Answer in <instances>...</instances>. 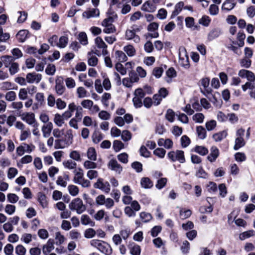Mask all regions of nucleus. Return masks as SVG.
Listing matches in <instances>:
<instances>
[{
	"instance_id": "obj_1",
	"label": "nucleus",
	"mask_w": 255,
	"mask_h": 255,
	"mask_svg": "<svg viewBox=\"0 0 255 255\" xmlns=\"http://www.w3.org/2000/svg\"><path fill=\"white\" fill-rule=\"evenodd\" d=\"M73 138L72 130H67L64 137H60L54 140V148L64 149L68 147L72 143Z\"/></svg>"
},
{
	"instance_id": "obj_2",
	"label": "nucleus",
	"mask_w": 255,
	"mask_h": 255,
	"mask_svg": "<svg viewBox=\"0 0 255 255\" xmlns=\"http://www.w3.org/2000/svg\"><path fill=\"white\" fill-rule=\"evenodd\" d=\"M199 83L203 87V89L200 88L201 93L211 102L215 103L217 101L216 98L212 94V89L209 87L210 79L207 77L203 78L200 80Z\"/></svg>"
},
{
	"instance_id": "obj_3",
	"label": "nucleus",
	"mask_w": 255,
	"mask_h": 255,
	"mask_svg": "<svg viewBox=\"0 0 255 255\" xmlns=\"http://www.w3.org/2000/svg\"><path fill=\"white\" fill-rule=\"evenodd\" d=\"M90 245L106 255H111L112 254L113 250L109 244L104 241L95 239L92 240L90 241Z\"/></svg>"
},
{
	"instance_id": "obj_4",
	"label": "nucleus",
	"mask_w": 255,
	"mask_h": 255,
	"mask_svg": "<svg viewBox=\"0 0 255 255\" xmlns=\"http://www.w3.org/2000/svg\"><path fill=\"white\" fill-rule=\"evenodd\" d=\"M74 173V176L73 180L75 184L80 185L83 188H89L91 186L90 180L84 177V173L82 169L79 168L78 170H75Z\"/></svg>"
},
{
	"instance_id": "obj_5",
	"label": "nucleus",
	"mask_w": 255,
	"mask_h": 255,
	"mask_svg": "<svg viewBox=\"0 0 255 255\" xmlns=\"http://www.w3.org/2000/svg\"><path fill=\"white\" fill-rule=\"evenodd\" d=\"M69 208L71 211H76L78 214L83 213L86 209L83 201L79 198L72 200L69 205Z\"/></svg>"
},
{
	"instance_id": "obj_6",
	"label": "nucleus",
	"mask_w": 255,
	"mask_h": 255,
	"mask_svg": "<svg viewBox=\"0 0 255 255\" xmlns=\"http://www.w3.org/2000/svg\"><path fill=\"white\" fill-rule=\"evenodd\" d=\"M167 157L172 162L179 161L181 163L185 162L184 152L181 150L171 151L167 154Z\"/></svg>"
},
{
	"instance_id": "obj_7",
	"label": "nucleus",
	"mask_w": 255,
	"mask_h": 255,
	"mask_svg": "<svg viewBox=\"0 0 255 255\" xmlns=\"http://www.w3.org/2000/svg\"><path fill=\"white\" fill-rule=\"evenodd\" d=\"M95 41L97 47L102 50L100 51L98 49H95L93 52L94 53L98 56H100L102 54L103 55H106L108 53L107 45L106 44L102 38L100 37H97L96 38Z\"/></svg>"
},
{
	"instance_id": "obj_8",
	"label": "nucleus",
	"mask_w": 255,
	"mask_h": 255,
	"mask_svg": "<svg viewBox=\"0 0 255 255\" xmlns=\"http://www.w3.org/2000/svg\"><path fill=\"white\" fill-rule=\"evenodd\" d=\"M179 63L185 69L190 67L189 57L184 47H180L179 49Z\"/></svg>"
},
{
	"instance_id": "obj_9",
	"label": "nucleus",
	"mask_w": 255,
	"mask_h": 255,
	"mask_svg": "<svg viewBox=\"0 0 255 255\" xmlns=\"http://www.w3.org/2000/svg\"><path fill=\"white\" fill-rule=\"evenodd\" d=\"M93 186L95 188L99 189L105 193H109L111 190L110 183L108 181H104V179L101 178L97 180Z\"/></svg>"
},
{
	"instance_id": "obj_10",
	"label": "nucleus",
	"mask_w": 255,
	"mask_h": 255,
	"mask_svg": "<svg viewBox=\"0 0 255 255\" xmlns=\"http://www.w3.org/2000/svg\"><path fill=\"white\" fill-rule=\"evenodd\" d=\"M114 18L110 16L102 21V25L104 26L103 31L106 33H112L116 31L115 26L113 24Z\"/></svg>"
},
{
	"instance_id": "obj_11",
	"label": "nucleus",
	"mask_w": 255,
	"mask_h": 255,
	"mask_svg": "<svg viewBox=\"0 0 255 255\" xmlns=\"http://www.w3.org/2000/svg\"><path fill=\"white\" fill-rule=\"evenodd\" d=\"M55 91L58 96L62 95L66 91L63 83V78L61 76H57L56 77Z\"/></svg>"
},
{
	"instance_id": "obj_12",
	"label": "nucleus",
	"mask_w": 255,
	"mask_h": 255,
	"mask_svg": "<svg viewBox=\"0 0 255 255\" xmlns=\"http://www.w3.org/2000/svg\"><path fill=\"white\" fill-rule=\"evenodd\" d=\"M159 24L158 23L153 22L147 26V29L148 33L146 35V38H157L159 36V33L157 31Z\"/></svg>"
},
{
	"instance_id": "obj_13",
	"label": "nucleus",
	"mask_w": 255,
	"mask_h": 255,
	"mask_svg": "<svg viewBox=\"0 0 255 255\" xmlns=\"http://www.w3.org/2000/svg\"><path fill=\"white\" fill-rule=\"evenodd\" d=\"M139 31V29L138 28L136 29L132 28V29H127L126 32V38L127 40L133 39L135 42H139L140 41L139 36L135 34L136 31Z\"/></svg>"
},
{
	"instance_id": "obj_14",
	"label": "nucleus",
	"mask_w": 255,
	"mask_h": 255,
	"mask_svg": "<svg viewBox=\"0 0 255 255\" xmlns=\"http://www.w3.org/2000/svg\"><path fill=\"white\" fill-rule=\"evenodd\" d=\"M108 166L110 169L114 171L118 174H120L123 170L122 166L114 159L110 160Z\"/></svg>"
},
{
	"instance_id": "obj_15",
	"label": "nucleus",
	"mask_w": 255,
	"mask_h": 255,
	"mask_svg": "<svg viewBox=\"0 0 255 255\" xmlns=\"http://www.w3.org/2000/svg\"><path fill=\"white\" fill-rule=\"evenodd\" d=\"M20 116L21 119L28 125H33L36 124L35 123V115L32 113H24Z\"/></svg>"
},
{
	"instance_id": "obj_16",
	"label": "nucleus",
	"mask_w": 255,
	"mask_h": 255,
	"mask_svg": "<svg viewBox=\"0 0 255 255\" xmlns=\"http://www.w3.org/2000/svg\"><path fill=\"white\" fill-rule=\"evenodd\" d=\"M42 76L40 74L35 73H29L27 74L26 79L28 83H39L41 80Z\"/></svg>"
},
{
	"instance_id": "obj_17",
	"label": "nucleus",
	"mask_w": 255,
	"mask_h": 255,
	"mask_svg": "<svg viewBox=\"0 0 255 255\" xmlns=\"http://www.w3.org/2000/svg\"><path fill=\"white\" fill-rule=\"evenodd\" d=\"M219 156V150L216 146H212L210 149V153L207 156L208 160L210 162H213Z\"/></svg>"
},
{
	"instance_id": "obj_18",
	"label": "nucleus",
	"mask_w": 255,
	"mask_h": 255,
	"mask_svg": "<svg viewBox=\"0 0 255 255\" xmlns=\"http://www.w3.org/2000/svg\"><path fill=\"white\" fill-rule=\"evenodd\" d=\"M54 241L52 239H49L46 244L43 246L42 252L44 255H48L54 249Z\"/></svg>"
},
{
	"instance_id": "obj_19",
	"label": "nucleus",
	"mask_w": 255,
	"mask_h": 255,
	"mask_svg": "<svg viewBox=\"0 0 255 255\" xmlns=\"http://www.w3.org/2000/svg\"><path fill=\"white\" fill-rule=\"evenodd\" d=\"M222 34V30L219 28L212 29L208 33L207 39L209 41L218 38Z\"/></svg>"
},
{
	"instance_id": "obj_20",
	"label": "nucleus",
	"mask_w": 255,
	"mask_h": 255,
	"mask_svg": "<svg viewBox=\"0 0 255 255\" xmlns=\"http://www.w3.org/2000/svg\"><path fill=\"white\" fill-rule=\"evenodd\" d=\"M129 253L131 255H140V247L134 243H131L128 246Z\"/></svg>"
},
{
	"instance_id": "obj_21",
	"label": "nucleus",
	"mask_w": 255,
	"mask_h": 255,
	"mask_svg": "<svg viewBox=\"0 0 255 255\" xmlns=\"http://www.w3.org/2000/svg\"><path fill=\"white\" fill-rule=\"evenodd\" d=\"M100 14V12L97 8H90L83 13V16L87 18H90L92 17L98 16Z\"/></svg>"
},
{
	"instance_id": "obj_22",
	"label": "nucleus",
	"mask_w": 255,
	"mask_h": 255,
	"mask_svg": "<svg viewBox=\"0 0 255 255\" xmlns=\"http://www.w3.org/2000/svg\"><path fill=\"white\" fill-rule=\"evenodd\" d=\"M156 9V6L149 0L144 2L141 6L142 10L148 12H153L155 11Z\"/></svg>"
},
{
	"instance_id": "obj_23",
	"label": "nucleus",
	"mask_w": 255,
	"mask_h": 255,
	"mask_svg": "<svg viewBox=\"0 0 255 255\" xmlns=\"http://www.w3.org/2000/svg\"><path fill=\"white\" fill-rule=\"evenodd\" d=\"M236 5L235 0H226L222 4V9L230 11L233 9Z\"/></svg>"
},
{
	"instance_id": "obj_24",
	"label": "nucleus",
	"mask_w": 255,
	"mask_h": 255,
	"mask_svg": "<svg viewBox=\"0 0 255 255\" xmlns=\"http://www.w3.org/2000/svg\"><path fill=\"white\" fill-rule=\"evenodd\" d=\"M52 128L53 125L51 123H49L42 127L41 130L44 137L47 138L50 136Z\"/></svg>"
},
{
	"instance_id": "obj_25",
	"label": "nucleus",
	"mask_w": 255,
	"mask_h": 255,
	"mask_svg": "<svg viewBox=\"0 0 255 255\" xmlns=\"http://www.w3.org/2000/svg\"><path fill=\"white\" fill-rule=\"evenodd\" d=\"M94 51L92 50L88 53V64L90 66H96L98 62L97 57L93 55Z\"/></svg>"
},
{
	"instance_id": "obj_26",
	"label": "nucleus",
	"mask_w": 255,
	"mask_h": 255,
	"mask_svg": "<svg viewBox=\"0 0 255 255\" xmlns=\"http://www.w3.org/2000/svg\"><path fill=\"white\" fill-rule=\"evenodd\" d=\"M141 187L145 189L151 188L153 186V183L148 177H143L140 180Z\"/></svg>"
},
{
	"instance_id": "obj_27",
	"label": "nucleus",
	"mask_w": 255,
	"mask_h": 255,
	"mask_svg": "<svg viewBox=\"0 0 255 255\" xmlns=\"http://www.w3.org/2000/svg\"><path fill=\"white\" fill-rule=\"evenodd\" d=\"M28 31L26 30H21L16 34V38L20 42H23L27 38Z\"/></svg>"
},
{
	"instance_id": "obj_28",
	"label": "nucleus",
	"mask_w": 255,
	"mask_h": 255,
	"mask_svg": "<svg viewBox=\"0 0 255 255\" xmlns=\"http://www.w3.org/2000/svg\"><path fill=\"white\" fill-rule=\"evenodd\" d=\"M184 3L183 1L178 2L174 7V10L172 11L171 18L177 16L181 11L182 8L184 7Z\"/></svg>"
},
{
	"instance_id": "obj_29",
	"label": "nucleus",
	"mask_w": 255,
	"mask_h": 255,
	"mask_svg": "<svg viewBox=\"0 0 255 255\" xmlns=\"http://www.w3.org/2000/svg\"><path fill=\"white\" fill-rule=\"evenodd\" d=\"M236 44V43L233 41L231 43L228 44L226 47L229 50L233 51L237 55L240 56L242 53V50L234 45Z\"/></svg>"
},
{
	"instance_id": "obj_30",
	"label": "nucleus",
	"mask_w": 255,
	"mask_h": 255,
	"mask_svg": "<svg viewBox=\"0 0 255 255\" xmlns=\"http://www.w3.org/2000/svg\"><path fill=\"white\" fill-rule=\"evenodd\" d=\"M62 164L65 168L69 170L75 169L77 166V163L70 159L64 160Z\"/></svg>"
},
{
	"instance_id": "obj_31",
	"label": "nucleus",
	"mask_w": 255,
	"mask_h": 255,
	"mask_svg": "<svg viewBox=\"0 0 255 255\" xmlns=\"http://www.w3.org/2000/svg\"><path fill=\"white\" fill-rule=\"evenodd\" d=\"M87 156L89 159L96 161L97 160V152L95 148L93 147H89L87 151Z\"/></svg>"
},
{
	"instance_id": "obj_32",
	"label": "nucleus",
	"mask_w": 255,
	"mask_h": 255,
	"mask_svg": "<svg viewBox=\"0 0 255 255\" xmlns=\"http://www.w3.org/2000/svg\"><path fill=\"white\" fill-rule=\"evenodd\" d=\"M196 133L198 137L201 139H203L206 137V131L205 128L201 126H197L196 128Z\"/></svg>"
},
{
	"instance_id": "obj_33",
	"label": "nucleus",
	"mask_w": 255,
	"mask_h": 255,
	"mask_svg": "<svg viewBox=\"0 0 255 255\" xmlns=\"http://www.w3.org/2000/svg\"><path fill=\"white\" fill-rule=\"evenodd\" d=\"M103 137V134L99 130H95L92 136V140L95 143H99Z\"/></svg>"
},
{
	"instance_id": "obj_34",
	"label": "nucleus",
	"mask_w": 255,
	"mask_h": 255,
	"mask_svg": "<svg viewBox=\"0 0 255 255\" xmlns=\"http://www.w3.org/2000/svg\"><path fill=\"white\" fill-rule=\"evenodd\" d=\"M1 124H3L4 121L6 122L7 124L11 127L12 126L13 122L15 120V118L14 116H10L7 118L5 115H1Z\"/></svg>"
},
{
	"instance_id": "obj_35",
	"label": "nucleus",
	"mask_w": 255,
	"mask_h": 255,
	"mask_svg": "<svg viewBox=\"0 0 255 255\" xmlns=\"http://www.w3.org/2000/svg\"><path fill=\"white\" fill-rule=\"evenodd\" d=\"M94 160H87L83 163L84 167L86 169H93L97 167V164Z\"/></svg>"
},
{
	"instance_id": "obj_36",
	"label": "nucleus",
	"mask_w": 255,
	"mask_h": 255,
	"mask_svg": "<svg viewBox=\"0 0 255 255\" xmlns=\"http://www.w3.org/2000/svg\"><path fill=\"white\" fill-rule=\"evenodd\" d=\"M115 56L116 58L118 59V61L120 62H124L126 61L128 59L127 56H126L125 53L122 51H116Z\"/></svg>"
},
{
	"instance_id": "obj_37",
	"label": "nucleus",
	"mask_w": 255,
	"mask_h": 255,
	"mask_svg": "<svg viewBox=\"0 0 255 255\" xmlns=\"http://www.w3.org/2000/svg\"><path fill=\"white\" fill-rule=\"evenodd\" d=\"M55 239L56 240V245L58 246L63 244L65 241V238L59 231L55 233Z\"/></svg>"
},
{
	"instance_id": "obj_38",
	"label": "nucleus",
	"mask_w": 255,
	"mask_h": 255,
	"mask_svg": "<svg viewBox=\"0 0 255 255\" xmlns=\"http://www.w3.org/2000/svg\"><path fill=\"white\" fill-rule=\"evenodd\" d=\"M14 60V58L11 56H4L1 57V61L6 67H9Z\"/></svg>"
},
{
	"instance_id": "obj_39",
	"label": "nucleus",
	"mask_w": 255,
	"mask_h": 255,
	"mask_svg": "<svg viewBox=\"0 0 255 255\" xmlns=\"http://www.w3.org/2000/svg\"><path fill=\"white\" fill-rule=\"evenodd\" d=\"M124 50L128 56L132 57L135 54V49L134 47L130 45H128L124 47Z\"/></svg>"
},
{
	"instance_id": "obj_40",
	"label": "nucleus",
	"mask_w": 255,
	"mask_h": 255,
	"mask_svg": "<svg viewBox=\"0 0 255 255\" xmlns=\"http://www.w3.org/2000/svg\"><path fill=\"white\" fill-rule=\"evenodd\" d=\"M175 113L172 109H169L166 111L165 117L168 122L173 123L175 120Z\"/></svg>"
},
{
	"instance_id": "obj_41",
	"label": "nucleus",
	"mask_w": 255,
	"mask_h": 255,
	"mask_svg": "<svg viewBox=\"0 0 255 255\" xmlns=\"http://www.w3.org/2000/svg\"><path fill=\"white\" fill-rule=\"evenodd\" d=\"M67 189L69 194L72 196H76L79 194V188L76 185L73 184L69 185Z\"/></svg>"
},
{
	"instance_id": "obj_42",
	"label": "nucleus",
	"mask_w": 255,
	"mask_h": 255,
	"mask_svg": "<svg viewBox=\"0 0 255 255\" xmlns=\"http://www.w3.org/2000/svg\"><path fill=\"white\" fill-rule=\"evenodd\" d=\"M53 121L54 123L59 127H62L64 123V118L62 115H60L59 114H56L55 115Z\"/></svg>"
},
{
	"instance_id": "obj_43",
	"label": "nucleus",
	"mask_w": 255,
	"mask_h": 255,
	"mask_svg": "<svg viewBox=\"0 0 255 255\" xmlns=\"http://www.w3.org/2000/svg\"><path fill=\"white\" fill-rule=\"evenodd\" d=\"M227 135V132L225 131H223L219 133L214 134L213 135V138L215 141L218 142L220 141L225 138Z\"/></svg>"
},
{
	"instance_id": "obj_44",
	"label": "nucleus",
	"mask_w": 255,
	"mask_h": 255,
	"mask_svg": "<svg viewBox=\"0 0 255 255\" xmlns=\"http://www.w3.org/2000/svg\"><path fill=\"white\" fill-rule=\"evenodd\" d=\"M246 144L245 140L243 138H236L234 149L238 150L241 147L244 146Z\"/></svg>"
},
{
	"instance_id": "obj_45",
	"label": "nucleus",
	"mask_w": 255,
	"mask_h": 255,
	"mask_svg": "<svg viewBox=\"0 0 255 255\" xmlns=\"http://www.w3.org/2000/svg\"><path fill=\"white\" fill-rule=\"evenodd\" d=\"M77 96L79 98H84L88 96V92L83 87H79L76 90Z\"/></svg>"
},
{
	"instance_id": "obj_46",
	"label": "nucleus",
	"mask_w": 255,
	"mask_h": 255,
	"mask_svg": "<svg viewBox=\"0 0 255 255\" xmlns=\"http://www.w3.org/2000/svg\"><path fill=\"white\" fill-rule=\"evenodd\" d=\"M255 234V231L254 230H249L248 231L244 232L239 235V239L243 241L245 240L246 239L250 238L253 236Z\"/></svg>"
},
{
	"instance_id": "obj_47",
	"label": "nucleus",
	"mask_w": 255,
	"mask_h": 255,
	"mask_svg": "<svg viewBox=\"0 0 255 255\" xmlns=\"http://www.w3.org/2000/svg\"><path fill=\"white\" fill-rule=\"evenodd\" d=\"M192 211L189 209H181L180 210L179 215L181 219L184 220L191 216Z\"/></svg>"
},
{
	"instance_id": "obj_48",
	"label": "nucleus",
	"mask_w": 255,
	"mask_h": 255,
	"mask_svg": "<svg viewBox=\"0 0 255 255\" xmlns=\"http://www.w3.org/2000/svg\"><path fill=\"white\" fill-rule=\"evenodd\" d=\"M194 151L202 156L206 155L208 152V150L206 147L199 145L195 147Z\"/></svg>"
},
{
	"instance_id": "obj_49",
	"label": "nucleus",
	"mask_w": 255,
	"mask_h": 255,
	"mask_svg": "<svg viewBox=\"0 0 255 255\" xmlns=\"http://www.w3.org/2000/svg\"><path fill=\"white\" fill-rule=\"evenodd\" d=\"M132 134L128 130H124L122 132L121 138L124 141H128L131 139Z\"/></svg>"
},
{
	"instance_id": "obj_50",
	"label": "nucleus",
	"mask_w": 255,
	"mask_h": 255,
	"mask_svg": "<svg viewBox=\"0 0 255 255\" xmlns=\"http://www.w3.org/2000/svg\"><path fill=\"white\" fill-rule=\"evenodd\" d=\"M69 157L71 159L76 161L81 160V155L79 151L77 150H72L69 153Z\"/></svg>"
},
{
	"instance_id": "obj_51",
	"label": "nucleus",
	"mask_w": 255,
	"mask_h": 255,
	"mask_svg": "<svg viewBox=\"0 0 255 255\" xmlns=\"http://www.w3.org/2000/svg\"><path fill=\"white\" fill-rule=\"evenodd\" d=\"M125 147L124 144L119 140H115L113 142V148L116 152H119Z\"/></svg>"
},
{
	"instance_id": "obj_52",
	"label": "nucleus",
	"mask_w": 255,
	"mask_h": 255,
	"mask_svg": "<svg viewBox=\"0 0 255 255\" xmlns=\"http://www.w3.org/2000/svg\"><path fill=\"white\" fill-rule=\"evenodd\" d=\"M66 87L68 89H73L76 87V82L74 79L71 77H68L65 80Z\"/></svg>"
},
{
	"instance_id": "obj_53",
	"label": "nucleus",
	"mask_w": 255,
	"mask_h": 255,
	"mask_svg": "<svg viewBox=\"0 0 255 255\" xmlns=\"http://www.w3.org/2000/svg\"><path fill=\"white\" fill-rule=\"evenodd\" d=\"M140 218L143 222L146 223L150 221L152 217L150 214L142 212L140 213Z\"/></svg>"
},
{
	"instance_id": "obj_54",
	"label": "nucleus",
	"mask_w": 255,
	"mask_h": 255,
	"mask_svg": "<svg viewBox=\"0 0 255 255\" xmlns=\"http://www.w3.org/2000/svg\"><path fill=\"white\" fill-rule=\"evenodd\" d=\"M68 42V38L66 36H61L58 42V47L60 48L65 47Z\"/></svg>"
},
{
	"instance_id": "obj_55",
	"label": "nucleus",
	"mask_w": 255,
	"mask_h": 255,
	"mask_svg": "<svg viewBox=\"0 0 255 255\" xmlns=\"http://www.w3.org/2000/svg\"><path fill=\"white\" fill-rule=\"evenodd\" d=\"M211 18L207 15H204L199 20V23L204 26H208L211 22Z\"/></svg>"
},
{
	"instance_id": "obj_56",
	"label": "nucleus",
	"mask_w": 255,
	"mask_h": 255,
	"mask_svg": "<svg viewBox=\"0 0 255 255\" xmlns=\"http://www.w3.org/2000/svg\"><path fill=\"white\" fill-rule=\"evenodd\" d=\"M38 201L39 202L40 205L42 206L43 208H46L47 206V202L46 201V196L40 193L38 195Z\"/></svg>"
},
{
	"instance_id": "obj_57",
	"label": "nucleus",
	"mask_w": 255,
	"mask_h": 255,
	"mask_svg": "<svg viewBox=\"0 0 255 255\" xmlns=\"http://www.w3.org/2000/svg\"><path fill=\"white\" fill-rule=\"evenodd\" d=\"M180 249L182 253L184 254H188L190 250V243L187 241H183Z\"/></svg>"
},
{
	"instance_id": "obj_58",
	"label": "nucleus",
	"mask_w": 255,
	"mask_h": 255,
	"mask_svg": "<svg viewBox=\"0 0 255 255\" xmlns=\"http://www.w3.org/2000/svg\"><path fill=\"white\" fill-rule=\"evenodd\" d=\"M180 142L182 147L185 148L190 144L191 140L189 137L186 135H184L181 137Z\"/></svg>"
},
{
	"instance_id": "obj_59",
	"label": "nucleus",
	"mask_w": 255,
	"mask_h": 255,
	"mask_svg": "<svg viewBox=\"0 0 255 255\" xmlns=\"http://www.w3.org/2000/svg\"><path fill=\"white\" fill-rule=\"evenodd\" d=\"M32 236L31 234L24 233L22 235L21 241L25 244H29L32 241Z\"/></svg>"
},
{
	"instance_id": "obj_60",
	"label": "nucleus",
	"mask_w": 255,
	"mask_h": 255,
	"mask_svg": "<svg viewBox=\"0 0 255 255\" xmlns=\"http://www.w3.org/2000/svg\"><path fill=\"white\" fill-rule=\"evenodd\" d=\"M78 40L82 44L84 45L87 44L88 38L86 33L84 32H80L78 35Z\"/></svg>"
},
{
	"instance_id": "obj_61",
	"label": "nucleus",
	"mask_w": 255,
	"mask_h": 255,
	"mask_svg": "<svg viewBox=\"0 0 255 255\" xmlns=\"http://www.w3.org/2000/svg\"><path fill=\"white\" fill-rule=\"evenodd\" d=\"M165 153L166 150L162 148H157L153 151V154L160 158H163Z\"/></svg>"
},
{
	"instance_id": "obj_62",
	"label": "nucleus",
	"mask_w": 255,
	"mask_h": 255,
	"mask_svg": "<svg viewBox=\"0 0 255 255\" xmlns=\"http://www.w3.org/2000/svg\"><path fill=\"white\" fill-rule=\"evenodd\" d=\"M7 199L9 202L13 204L16 203L18 201L19 197L15 194L9 193L7 195Z\"/></svg>"
},
{
	"instance_id": "obj_63",
	"label": "nucleus",
	"mask_w": 255,
	"mask_h": 255,
	"mask_svg": "<svg viewBox=\"0 0 255 255\" xmlns=\"http://www.w3.org/2000/svg\"><path fill=\"white\" fill-rule=\"evenodd\" d=\"M81 104L84 108L90 110L93 107L94 103L92 100L87 99L82 101Z\"/></svg>"
},
{
	"instance_id": "obj_64",
	"label": "nucleus",
	"mask_w": 255,
	"mask_h": 255,
	"mask_svg": "<svg viewBox=\"0 0 255 255\" xmlns=\"http://www.w3.org/2000/svg\"><path fill=\"white\" fill-rule=\"evenodd\" d=\"M26 249L21 245L17 246L15 248V253L18 255H25Z\"/></svg>"
}]
</instances>
